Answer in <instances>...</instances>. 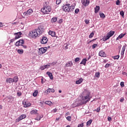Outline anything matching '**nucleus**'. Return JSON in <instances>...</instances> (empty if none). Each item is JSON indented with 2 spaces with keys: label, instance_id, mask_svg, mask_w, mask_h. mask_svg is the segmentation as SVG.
<instances>
[{
  "label": "nucleus",
  "instance_id": "24",
  "mask_svg": "<svg viewBox=\"0 0 127 127\" xmlns=\"http://www.w3.org/2000/svg\"><path fill=\"white\" fill-rule=\"evenodd\" d=\"M88 60L86 59H83L81 62L80 63V64H83L84 66L86 65V62H87Z\"/></svg>",
  "mask_w": 127,
  "mask_h": 127
},
{
  "label": "nucleus",
  "instance_id": "43",
  "mask_svg": "<svg viewBox=\"0 0 127 127\" xmlns=\"http://www.w3.org/2000/svg\"><path fill=\"white\" fill-rule=\"evenodd\" d=\"M120 3H121V1H120V0H117L116 1V4H117V5H120Z\"/></svg>",
  "mask_w": 127,
  "mask_h": 127
},
{
  "label": "nucleus",
  "instance_id": "1",
  "mask_svg": "<svg viewBox=\"0 0 127 127\" xmlns=\"http://www.w3.org/2000/svg\"><path fill=\"white\" fill-rule=\"evenodd\" d=\"M86 95L82 96L81 97V99L80 100L79 103L77 104V107L81 105H86L88 103V102H90L91 100V97H90V93L87 92H84Z\"/></svg>",
  "mask_w": 127,
  "mask_h": 127
},
{
  "label": "nucleus",
  "instance_id": "9",
  "mask_svg": "<svg viewBox=\"0 0 127 127\" xmlns=\"http://www.w3.org/2000/svg\"><path fill=\"white\" fill-rule=\"evenodd\" d=\"M25 118H26V115L25 114H22L16 120V123H18L20 121H22V120L25 119Z\"/></svg>",
  "mask_w": 127,
  "mask_h": 127
},
{
  "label": "nucleus",
  "instance_id": "60",
  "mask_svg": "<svg viewBox=\"0 0 127 127\" xmlns=\"http://www.w3.org/2000/svg\"><path fill=\"white\" fill-rule=\"evenodd\" d=\"M22 46H23V48H27V47H26V46H25V45H22Z\"/></svg>",
  "mask_w": 127,
  "mask_h": 127
},
{
  "label": "nucleus",
  "instance_id": "29",
  "mask_svg": "<svg viewBox=\"0 0 127 127\" xmlns=\"http://www.w3.org/2000/svg\"><path fill=\"white\" fill-rule=\"evenodd\" d=\"M99 15L101 18H105L106 17V15H105V14L104 13H99Z\"/></svg>",
  "mask_w": 127,
  "mask_h": 127
},
{
  "label": "nucleus",
  "instance_id": "34",
  "mask_svg": "<svg viewBox=\"0 0 127 127\" xmlns=\"http://www.w3.org/2000/svg\"><path fill=\"white\" fill-rule=\"evenodd\" d=\"M120 15H121V16H122V17H125V12H124V11L122 10L120 11Z\"/></svg>",
  "mask_w": 127,
  "mask_h": 127
},
{
  "label": "nucleus",
  "instance_id": "23",
  "mask_svg": "<svg viewBox=\"0 0 127 127\" xmlns=\"http://www.w3.org/2000/svg\"><path fill=\"white\" fill-rule=\"evenodd\" d=\"M18 81V76H16L14 77V78L13 79V82L17 83Z\"/></svg>",
  "mask_w": 127,
  "mask_h": 127
},
{
  "label": "nucleus",
  "instance_id": "6",
  "mask_svg": "<svg viewBox=\"0 0 127 127\" xmlns=\"http://www.w3.org/2000/svg\"><path fill=\"white\" fill-rule=\"evenodd\" d=\"M37 32L39 35V36H41L42 33H43L44 31V28H43V26H41L38 27V29H36Z\"/></svg>",
  "mask_w": 127,
  "mask_h": 127
},
{
  "label": "nucleus",
  "instance_id": "55",
  "mask_svg": "<svg viewBox=\"0 0 127 127\" xmlns=\"http://www.w3.org/2000/svg\"><path fill=\"white\" fill-rule=\"evenodd\" d=\"M108 121H109V122L112 121V118L108 117Z\"/></svg>",
  "mask_w": 127,
  "mask_h": 127
},
{
  "label": "nucleus",
  "instance_id": "62",
  "mask_svg": "<svg viewBox=\"0 0 127 127\" xmlns=\"http://www.w3.org/2000/svg\"><path fill=\"white\" fill-rule=\"evenodd\" d=\"M119 39H120V37L118 36V37L117 38L116 40H119Z\"/></svg>",
  "mask_w": 127,
  "mask_h": 127
},
{
  "label": "nucleus",
  "instance_id": "61",
  "mask_svg": "<svg viewBox=\"0 0 127 127\" xmlns=\"http://www.w3.org/2000/svg\"><path fill=\"white\" fill-rule=\"evenodd\" d=\"M14 42V40L13 39L10 40V42Z\"/></svg>",
  "mask_w": 127,
  "mask_h": 127
},
{
  "label": "nucleus",
  "instance_id": "2",
  "mask_svg": "<svg viewBox=\"0 0 127 127\" xmlns=\"http://www.w3.org/2000/svg\"><path fill=\"white\" fill-rule=\"evenodd\" d=\"M41 11L44 14H49L51 12V7L49 5H46L41 9Z\"/></svg>",
  "mask_w": 127,
  "mask_h": 127
},
{
  "label": "nucleus",
  "instance_id": "17",
  "mask_svg": "<svg viewBox=\"0 0 127 127\" xmlns=\"http://www.w3.org/2000/svg\"><path fill=\"white\" fill-rule=\"evenodd\" d=\"M49 35H51V36H52V37H55V36H56V33L54 31L50 30L49 32Z\"/></svg>",
  "mask_w": 127,
  "mask_h": 127
},
{
  "label": "nucleus",
  "instance_id": "7",
  "mask_svg": "<svg viewBox=\"0 0 127 127\" xmlns=\"http://www.w3.org/2000/svg\"><path fill=\"white\" fill-rule=\"evenodd\" d=\"M46 51H47V48H41L39 49L38 53L39 55H42V54H44Z\"/></svg>",
  "mask_w": 127,
  "mask_h": 127
},
{
  "label": "nucleus",
  "instance_id": "31",
  "mask_svg": "<svg viewBox=\"0 0 127 127\" xmlns=\"http://www.w3.org/2000/svg\"><path fill=\"white\" fill-rule=\"evenodd\" d=\"M112 58H113V59H114V60H118V59L120 58V55L115 56L112 57Z\"/></svg>",
  "mask_w": 127,
  "mask_h": 127
},
{
  "label": "nucleus",
  "instance_id": "50",
  "mask_svg": "<svg viewBox=\"0 0 127 127\" xmlns=\"http://www.w3.org/2000/svg\"><path fill=\"white\" fill-rule=\"evenodd\" d=\"M63 22V19H60L59 21V23H62Z\"/></svg>",
  "mask_w": 127,
  "mask_h": 127
},
{
  "label": "nucleus",
  "instance_id": "10",
  "mask_svg": "<svg viewBox=\"0 0 127 127\" xmlns=\"http://www.w3.org/2000/svg\"><path fill=\"white\" fill-rule=\"evenodd\" d=\"M47 41H48V39H47V37L44 36L41 40V44H46V43H47Z\"/></svg>",
  "mask_w": 127,
  "mask_h": 127
},
{
  "label": "nucleus",
  "instance_id": "53",
  "mask_svg": "<svg viewBox=\"0 0 127 127\" xmlns=\"http://www.w3.org/2000/svg\"><path fill=\"white\" fill-rule=\"evenodd\" d=\"M100 110H101V108H100V107L97 108V109L96 110V112L97 113H99V112H100Z\"/></svg>",
  "mask_w": 127,
  "mask_h": 127
},
{
  "label": "nucleus",
  "instance_id": "42",
  "mask_svg": "<svg viewBox=\"0 0 127 127\" xmlns=\"http://www.w3.org/2000/svg\"><path fill=\"white\" fill-rule=\"evenodd\" d=\"M56 3L57 4H60L61 3V0H57Z\"/></svg>",
  "mask_w": 127,
  "mask_h": 127
},
{
  "label": "nucleus",
  "instance_id": "25",
  "mask_svg": "<svg viewBox=\"0 0 127 127\" xmlns=\"http://www.w3.org/2000/svg\"><path fill=\"white\" fill-rule=\"evenodd\" d=\"M99 10H100V6H96V7L95 8V13H98Z\"/></svg>",
  "mask_w": 127,
  "mask_h": 127
},
{
  "label": "nucleus",
  "instance_id": "39",
  "mask_svg": "<svg viewBox=\"0 0 127 127\" xmlns=\"http://www.w3.org/2000/svg\"><path fill=\"white\" fill-rule=\"evenodd\" d=\"M66 120L68 121V122H71V116H68L66 117Z\"/></svg>",
  "mask_w": 127,
  "mask_h": 127
},
{
  "label": "nucleus",
  "instance_id": "49",
  "mask_svg": "<svg viewBox=\"0 0 127 127\" xmlns=\"http://www.w3.org/2000/svg\"><path fill=\"white\" fill-rule=\"evenodd\" d=\"M56 112H57V109H56V108L52 110V112H53V113H56Z\"/></svg>",
  "mask_w": 127,
  "mask_h": 127
},
{
  "label": "nucleus",
  "instance_id": "22",
  "mask_svg": "<svg viewBox=\"0 0 127 127\" xmlns=\"http://www.w3.org/2000/svg\"><path fill=\"white\" fill-rule=\"evenodd\" d=\"M126 46H123L122 48V50L121 51V55L123 56L124 54H125V51H126Z\"/></svg>",
  "mask_w": 127,
  "mask_h": 127
},
{
  "label": "nucleus",
  "instance_id": "54",
  "mask_svg": "<svg viewBox=\"0 0 127 127\" xmlns=\"http://www.w3.org/2000/svg\"><path fill=\"white\" fill-rule=\"evenodd\" d=\"M124 101H125V99L124 98H121V100H120V102L121 103H123V102H124Z\"/></svg>",
  "mask_w": 127,
  "mask_h": 127
},
{
  "label": "nucleus",
  "instance_id": "56",
  "mask_svg": "<svg viewBox=\"0 0 127 127\" xmlns=\"http://www.w3.org/2000/svg\"><path fill=\"white\" fill-rule=\"evenodd\" d=\"M56 63H57V62L56 63L54 62V63H53L52 64H50V65H56Z\"/></svg>",
  "mask_w": 127,
  "mask_h": 127
},
{
  "label": "nucleus",
  "instance_id": "15",
  "mask_svg": "<svg viewBox=\"0 0 127 127\" xmlns=\"http://www.w3.org/2000/svg\"><path fill=\"white\" fill-rule=\"evenodd\" d=\"M82 4L84 5V6H87L89 5V3H90V1L88 0H83L82 1Z\"/></svg>",
  "mask_w": 127,
  "mask_h": 127
},
{
  "label": "nucleus",
  "instance_id": "11",
  "mask_svg": "<svg viewBox=\"0 0 127 127\" xmlns=\"http://www.w3.org/2000/svg\"><path fill=\"white\" fill-rule=\"evenodd\" d=\"M24 44V41L23 40H19L16 42L15 45L16 46H20V45H23Z\"/></svg>",
  "mask_w": 127,
  "mask_h": 127
},
{
  "label": "nucleus",
  "instance_id": "14",
  "mask_svg": "<svg viewBox=\"0 0 127 127\" xmlns=\"http://www.w3.org/2000/svg\"><path fill=\"white\" fill-rule=\"evenodd\" d=\"M23 105L24 108H28V107L31 106V103L27 102H23Z\"/></svg>",
  "mask_w": 127,
  "mask_h": 127
},
{
  "label": "nucleus",
  "instance_id": "33",
  "mask_svg": "<svg viewBox=\"0 0 127 127\" xmlns=\"http://www.w3.org/2000/svg\"><path fill=\"white\" fill-rule=\"evenodd\" d=\"M45 104H46V105H49V106H51V105H52V102L50 101H46Z\"/></svg>",
  "mask_w": 127,
  "mask_h": 127
},
{
  "label": "nucleus",
  "instance_id": "12",
  "mask_svg": "<svg viewBox=\"0 0 127 127\" xmlns=\"http://www.w3.org/2000/svg\"><path fill=\"white\" fill-rule=\"evenodd\" d=\"M99 56H101V57H106V53L104 52V51L101 50L100 51L98 54Z\"/></svg>",
  "mask_w": 127,
  "mask_h": 127
},
{
  "label": "nucleus",
  "instance_id": "58",
  "mask_svg": "<svg viewBox=\"0 0 127 127\" xmlns=\"http://www.w3.org/2000/svg\"><path fill=\"white\" fill-rule=\"evenodd\" d=\"M2 26H3L2 23L0 22V27H2Z\"/></svg>",
  "mask_w": 127,
  "mask_h": 127
},
{
  "label": "nucleus",
  "instance_id": "27",
  "mask_svg": "<svg viewBox=\"0 0 127 127\" xmlns=\"http://www.w3.org/2000/svg\"><path fill=\"white\" fill-rule=\"evenodd\" d=\"M57 21V17H53L51 19V22L53 23V22H56Z\"/></svg>",
  "mask_w": 127,
  "mask_h": 127
},
{
  "label": "nucleus",
  "instance_id": "13",
  "mask_svg": "<svg viewBox=\"0 0 127 127\" xmlns=\"http://www.w3.org/2000/svg\"><path fill=\"white\" fill-rule=\"evenodd\" d=\"M14 34V35H15V39L16 40V39H18V38H20L21 35L22 34V33L20 32L18 33H15Z\"/></svg>",
  "mask_w": 127,
  "mask_h": 127
},
{
  "label": "nucleus",
  "instance_id": "20",
  "mask_svg": "<svg viewBox=\"0 0 127 127\" xmlns=\"http://www.w3.org/2000/svg\"><path fill=\"white\" fill-rule=\"evenodd\" d=\"M73 66V63L72 62H68L67 63L65 64L66 67H72Z\"/></svg>",
  "mask_w": 127,
  "mask_h": 127
},
{
  "label": "nucleus",
  "instance_id": "44",
  "mask_svg": "<svg viewBox=\"0 0 127 127\" xmlns=\"http://www.w3.org/2000/svg\"><path fill=\"white\" fill-rule=\"evenodd\" d=\"M84 127V123H82L81 124H78L77 127Z\"/></svg>",
  "mask_w": 127,
  "mask_h": 127
},
{
  "label": "nucleus",
  "instance_id": "19",
  "mask_svg": "<svg viewBox=\"0 0 127 127\" xmlns=\"http://www.w3.org/2000/svg\"><path fill=\"white\" fill-rule=\"evenodd\" d=\"M47 75L50 77V79H51V80H53V75L51 72L49 71L47 72Z\"/></svg>",
  "mask_w": 127,
  "mask_h": 127
},
{
  "label": "nucleus",
  "instance_id": "63",
  "mask_svg": "<svg viewBox=\"0 0 127 127\" xmlns=\"http://www.w3.org/2000/svg\"><path fill=\"white\" fill-rule=\"evenodd\" d=\"M89 59H91V56H89L88 58L87 59V60L88 61Z\"/></svg>",
  "mask_w": 127,
  "mask_h": 127
},
{
  "label": "nucleus",
  "instance_id": "38",
  "mask_svg": "<svg viewBox=\"0 0 127 127\" xmlns=\"http://www.w3.org/2000/svg\"><path fill=\"white\" fill-rule=\"evenodd\" d=\"M94 36V33L92 32L89 36V38H92Z\"/></svg>",
  "mask_w": 127,
  "mask_h": 127
},
{
  "label": "nucleus",
  "instance_id": "45",
  "mask_svg": "<svg viewBox=\"0 0 127 127\" xmlns=\"http://www.w3.org/2000/svg\"><path fill=\"white\" fill-rule=\"evenodd\" d=\"M79 61H80V58H76L74 60L75 62H78Z\"/></svg>",
  "mask_w": 127,
  "mask_h": 127
},
{
  "label": "nucleus",
  "instance_id": "16",
  "mask_svg": "<svg viewBox=\"0 0 127 127\" xmlns=\"http://www.w3.org/2000/svg\"><path fill=\"white\" fill-rule=\"evenodd\" d=\"M55 90H54V89L49 88L45 91V93H47V94H48V93H55Z\"/></svg>",
  "mask_w": 127,
  "mask_h": 127
},
{
  "label": "nucleus",
  "instance_id": "4",
  "mask_svg": "<svg viewBox=\"0 0 127 127\" xmlns=\"http://www.w3.org/2000/svg\"><path fill=\"white\" fill-rule=\"evenodd\" d=\"M114 34H115V31H110L109 33H107V36L103 38L104 41H107L108 39H110V37H112Z\"/></svg>",
  "mask_w": 127,
  "mask_h": 127
},
{
  "label": "nucleus",
  "instance_id": "52",
  "mask_svg": "<svg viewBox=\"0 0 127 127\" xmlns=\"http://www.w3.org/2000/svg\"><path fill=\"white\" fill-rule=\"evenodd\" d=\"M79 9H76L75 10V13H78V12H79Z\"/></svg>",
  "mask_w": 127,
  "mask_h": 127
},
{
  "label": "nucleus",
  "instance_id": "8",
  "mask_svg": "<svg viewBox=\"0 0 127 127\" xmlns=\"http://www.w3.org/2000/svg\"><path fill=\"white\" fill-rule=\"evenodd\" d=\"M33 12V10L32 9L30 8L27 11L23 13V15L25 16H28L30 15Z\"/></svg>",
  "mask_w": 127,
  "mask_h": 127
},
{
  "label": "nucleus",
  "instance_id": "64",
  "mask_svg": "<svg viewBox=\"0 0 127 127\" xmlns=\"http://www.w3.org/2000/svg\"><path fill=\"white\" fill-rule=\"evenodd\" d=\"M2 106L0 105V109L2 110Z\"/></svg>",
  "mask_w": 127,
  "mask_h": 127
},
{
  "label": "nucleus",
  "instance_id": "40",
  "mask_svg": "<svg viewBox=\"0 0 127 127\" xmlns=\"http://www.w3.org/2000/svg\"><path fill=\"white\" fill-rule=\"evenodd\" d=\"M97 46H98L97 44H94L92 45V49H95V48H96V47H97Z\"/></svg>",
  "mask_w": 127,
  "mask_h": 127
},
{
  "label": "nucleus",
  "instance_id": "47",
  "mask_svg": "<svg viewBox=\"0 0 127 127\" xmlns=\"http://www.w3.org/2000/svg\"><path fill=\"white\" fill-rule=\"evenodd\" d=\"M85 22L86 24H88V23H89V22H90V20H88V19H85Z\"/></svg>",
  "mask_w": 127,
  "mask_h": 127
},
{
  "label": "nucleus",
  "instance_id": "3",
  "mask_svg": "<svg viewBox=\"0 0 127 127\" xmlns=\"http://www.w3.org/2000/svg\"><path fill=\"white\" fill-rule=\"evenodd\" d=\"M29 36L32 37V38H36V37H39L37 31L35 29L32 31L29 32Z\"/></svg>",
  "mask_w": 127,
  "mask_h": 127
},
{
  "label": "nucleus",
  "instance_id": "18",
  "mask_svg": "<svg viewBox=\"0 0 127 127\" xmlns=\"http://www.w3.org/2000/svg\"><path fill=\"white\" fill-rule=\"evenodd\" d=\"M49 67H50V64L43 65L41 67V69L42 70H44L45 69H48Z\"/></svg>",
  "mask_w": 127,
  "mask_h": 127
},
{
  "label": "nucleus",
  "instance_id": "30",
  "mask_svg": "<svg viewBox=\"0 0 127 127\" xmlns=\"http://www.w3.org/2000/svg\"><path fill=\"white\" fill-rule=\"evenodd\" d=\"M37 94H38V91L37 90H35L33 94V96L34 97H36L37 96Z\"/></svg>",
  "mask_w": 127,
  "mask_h": 127
},
{
  "label": "nucleus",
  "instance_id": "5",
  "mask_svg": "<svg viewBox=\"0 0 127 127\" xmlns=\"http://www.w3.org/2000/svg\"><path fill=\"white\" fill-rule=\"evenodd\" d=\"M72 8H73V6H70V4H66L63 7L64 11H68V12L72 10Z\"/></svg>",
  "mask_w": 127,
  "mask_h": 127
},
{
  "label": "nucleus",
  "instance_id": "35",
  "mask_svg": "<svg viewBox=\"0 0 127 127\" xmlns=\"http://www.w3.org/2000/svg\"><path fill=\"white\" fill-rule=\"evenodd\" d=\"M126 33H124V34H120L119 37V38L120 39H122V38H123V37H124L125 35H126Z\"/></svg>",
  "mask_w": 127,
  "mask_h": 127
},
{
  "label": "nucleus",
  "instance_id": "57",
  "mask_svg": "<svg viewBox=\"0 0 127 127\" xmlns=\"http://www.w3.org/2000/svg\"><path fill=\"white\" fill-rule=\"evenodd\" d=\"M68 46H69V45H67L66 46H65V50L68 49Z\"/></svg>",
  "mask_w": 127,
  "mask_h": 127
},
{
  "label": "nucleus",
  "instance_id": "37",
  "mask_svg": "<svg viewBox=\"0 0 127 127\" xmlns=\"http://www.w3.org/2000/svg\"><path fill=\"white\" fill-rule=\"evenodd\" d=\"M100 72H96L95 73V76L97 77V78H100Z\"/></svg>",
  "mask_w": 127,
  "mask_h": 127
},
{
  "label": "nucleus",
  "instance_id": "26",
  "mask_svg": "<svg viewBox=\"0 0 127 127\" xmlns=\"http://www.w3.org/2000/svg\"><path fill=\"white\" fill-rule=\"evenodd\" d=\"M82 82H83V79L80 78L79 80L76 81V84H81Z\"/></svg>",
  "mask_w": 127,
  "mask_h": 127
},
{
  "label": "nucleus",
  "instance_id": "32",
  "mask_svg": "<svg viewBox=\"0 0 127 127\" xmlns=\"http://www.w3.org/2000/svg\"><path fill=\"white\" fill-rule=\"evenodd\" d=\"M17 52H18V53H19V54H23V50L18 49L17 50Z\"/></svg>",
  "mask_w": 127,
  "mask_h": 127
},
{
  "label": "nucleus",
  "instance_id": "59",
  "mask_svg": "<svg viewBox=\"0 0 127 127\" xmlns=\"http://www.w3.org/2000/svg\"><path fill=\"white\" fill-rule=\"evenodd\" d=\"M127 72H123V75H127Z\"/></svg>",
  "mask_w": 127,
  "mask_h": 127
},
{
  "label": "nucleus",
  "instance_id": "51",
  "mask_svg": "<svg viewBox=\"0 0 127 127\" xmlns=\"http://www.w3.org/2000/svg\"><path fill=\"white\" fill-rule=\"evenodd\" d=\"M17 96H18L19 97H20V96H21V92H17Z\"/></svg>",
  "mask_w": 127,
  "mask_h": 127
},
{
  "label": "nucleus",
  "instance_id": "41",
  "mask_svg": "<svg viewBox=\"0 0 127 127\" xmlns=\"http://www.w3.org/2000/svg\"><path fill=\"white\" fill-rule=\"evenodd\" d=\"M41 119V117L40 116L37 117L35 119V120H36V121H40Z\"/></svg>",
  "mask_w": 127,
  "mask_h": 127
},
{
  "label": "nucleus",
  "instance_id": "21",
  "mask_svg": "<svg viewBox=\"0 0 127 127\" xmlns=\"http://www.w3.org/2000/svg\"><path fill=\"white\" fill-rule=\"evenodd\" d=\"M6 83H13V79L12 78H7L6 79Z\"/></svg>",
  "mask_w": 127,
  "mask_h": 127
},
{
  "label": "nucleus",
  "instance_id": "36",
  "mask_svg": "<svg viewBox=\"0 0 127 127\" xmlns=\"http://www.w3.org/2000/svg\"><path fill=\"white\" fill-rule=\"evenodd\" d=\"M92 122H93V121L92 120H89L87 123H86V125L87 126H90V125H91V124H92Z\"/></svg>",
  "mask_w": 127,
  "mask_h": 127
},
{
  "label": "nucleus",
  "instance_id": "28",
  "mask_svg": "<svg viewBox=\"0 0 127 127\" xmlns=\"http://www.w3.org/2000/svg\"><path fill=\"white\" fill-rule=\"evenodd\" d=\"M37 114V110H34L31 111V115H36Z\"/></svg>",
  "mask_w": 127,
  "mask_h": 127
},
{
  "label": "nucleus",
  "instance_id": "46",
  "mask_svg": "<svg viewBox=\"0 0 127 127\" xmlns=\"http://www.w3.org/2000/svg\"><path fill=\"white\" fill-rule=\"evenodd\" d=\"M120 85H121V87H125V82H121L120 83Z\"/></svg>",
  "mask_w": 127,
  "mask_h": 127
},
{
  "label": "nucleus",
  "instance_id": "48",
  "mask_svg": "<svg viewBox=\"0 0 127 127\" xmlns=\"http://www.w3.org/2000/svg\"><path fill=\"white\" fill-rule=\"evenodd\" d=\"M110 64H107L105 66V68H109V67H110Z\"/></svg>",
  "mask_w": 127,
  "mask_h": 127
}]
</instances>
